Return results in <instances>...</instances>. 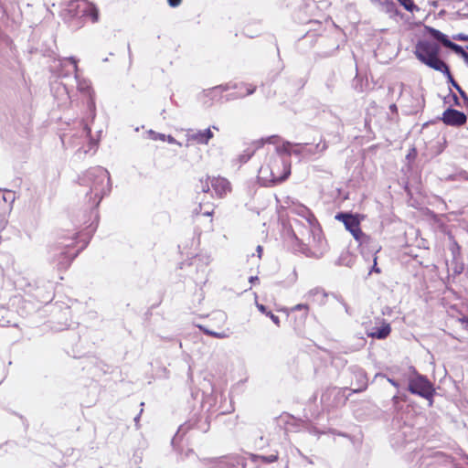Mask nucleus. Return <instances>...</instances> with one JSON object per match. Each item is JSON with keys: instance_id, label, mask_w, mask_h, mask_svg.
Returning <instances> with one entry per match:
<instances>
[{"instance_id": "f257e3e1", "label": "nucleus", "mask_w": 468, "mask_h": 468, "mask_svg": "<svg viewBox=\"0 0 468 468\" xmlns=\"http://www.w3.org/2000/svg\"><path fill=\"white\" fill-rule=\"evenodd\" d=\"M291 174L290 156L281 146L275 147L273 153L268 157L258 172V179L261 185L269 186L284 181Z\"/></svg>"}, {"instance_id": "f03ea898", "label": "nucleus", "mask_w": 468, "mask_h": 468, "mask_svg": "<svg viewBox=\"0 0 468 468\" xmlns=\"http://www.w3.org/2000/svg\"><path fill=\"white\" fill-rule=\"evenodd\" d=\"M80 185L87 186L86 197L91 207H98L103 197L108 195L112 189L109 172L97 166L89 169L80 177Z\"/></svg>"}, {"instance_id": "7ed1b4c3", "label": "nucleus", "mask_w": 468, "mask_h": 468, "mask_svg": "<svg viewBox=\"0 0 468 468\" xmlns=\"http://www.w3.org/2000/svg\"><path fill=\"white\" fill-rule=\"evenodd\" d=\"M285 204L292 213L302 217L306 222V225H304L305 230L301 233V240L308 246L320 247L323 243L321 229L311 210L304 205L290 198Z\"/></svg>"}, {"instance_id": "20e7f679", "label": "nucleus", "mask_w": 468, "mask_h": 468, "mask_svg": "<svg viewBox=\"0 0 468 468\" xmlns=\"http://www.w3.org/2000/svg\"><path fill=\"white\" fill-rule=\"evenodd\" d=\"M61 16L66 20L80 19L82 21H98L97 8L87 0H69L63 4Z\"/></svg>"}, {"instance_id": "39448f33", "label": "nucleus", "mask_w": 468, "mask_h": 468, "mask_svg": "<svg viewBox=\"0 0 468 468\" xmlns=\"http://www.w3.org/2000/svg\"><path fill=\"white\" fill-rule=\"evenodd\" d=\"M440 47L438 44L423 40L418 42L415 48V55L420 61L428 67L441 72L446 70L448 65L439 58Z\"/></svg>"}, {"instance_id": "423d86ee", "label": "nucleus", "mask_w": 468, "mask_h": 468, "mask_svg": "<svg viewBox=\"0 0 468 468\" xmlns=\"http://www.w3.org/2000/svg\"><path fill=\"white\" fill-rule=\"evenodd\" d=\"M415 376L410 378L409 391L417 394L429 400L430 406L432 405V397L435 393L433 385L428 378L422 375L414 372Z\"/></svg>"}, {"instance_id": "0eeeda50", "label": "nucleus", "mask_w": 468, "mask_h": 468, "mask_svg": "<svg viewBox=\"0 0 468 468\" xmlns=\"http://www.w3.org/2000/svg\"><path fill=\"white\" fill-rule=\"evenodd\" d=\"M327 148L325 143H319L315 145H309L308 144H292L285 142L281 145V149L284 151L287 156L292 154L306 157L311 156L316 153H323Z\"/></svg>"}, {"instance_id": "6e6552de", "label": "nucleus", "mask_w": 468, "mask_h": 468, "mask_svg": "<svg viewBox=\"0 0 468 468\" xmlns=\"http://www.w3.org/2000/svg\"><path fill=\"white\" fill-rule=\"evenodd\" d=\"M335 218L345 225L346 229L352 234L354 239L359 243H367L370 238L360 229V218L358 215L339 213Z\"/></svg>"}, {"instance_id": "1a4fd4ad", "label": "nucleus", "mask_w": 468, "mask_h": 468, "mask_svg": "<svg viewBox=\"0 0 468 468\" xmlns=\"http://www.w3.org/2000/svg\"><path fill=\"white\" fill-rule=\"evenodd\" d=\"M211 129L218 131V128L215 125L204 130L188 129L186 133V138L187 142L186 146H188L189 143L191 142L196 143L197 144H208L209 141L214 137V133Z\"/></svg>"}, {"instance_id": "9d476101", "label": "nucleus", "mask_w": 468, "mask_h": 468, "mask_svg": "<svg viewBox=\"0 0 468 468\" xmlns=\"http://www.w3.org/2000/svg\"><path fill=\"white\" fill-rule=\"evenodd\" d=\"M66 62H69L72 64L74 77H75V80L77 82L78 90L83 94L88 95V96L94 95V92L90 87V80L80 78V75L78 74V71H79L78 60L74 57L65 58L60 60L61 65H65Z\"/></svg>"}, {"instance_id": "9b49d317", "label": "nucleus", "mask_w": 468, "mask_h": 468, "mask_svg": "<svg viewBox=\"0 0 468 468\" xmlns=\"http://www.w3.org/2000/svg\"><path fill=\"white\" fill-rule=\"evenodd\" d=\"M69 244H65L61 248H55L52 250V258L59 268H67L76 254H72L69 251Z\"/></svg>"}, {"instance_id": "f8f14e48", "label": "nucleus", "mask_w": 468, "mask_h": 468, "mask_svg": "<svg viewBox=\"0 0 468 468\" xmlns=\"http://www.w3.org/2000/svg\"><path fill=\"white\" fill-rule=\"evenodd\" d=\"M428 31H429L430 35L434 39L440 41L441 43L443 44V46H445L446 48H451L455 53L460 54L463 58H464L465 54H468L467 52H465L463 49V48L461 46L452 42L449 39V37L445 34L441 33L440 30L432 28V27H429Z\"/></svg>"}, {"instance_id": "ddd939ff", "label": "nucleus", "mask_w": 468, "mask_h": 468, "mask_svg": "<svg viewBox=\"0 0 468 468\" xmlns=\"http://www.w3.org/2000/svg\"><path fill=\"white\" fill-rule=\"evenodd\" d=\"M209 182L215 195L219 198L226 197L231 191V185L225 177L213 176Z\"/></svg>"}, {"instance_id": "4468645a", "label": "nucleus", "mask_w": 468, "mask_h": 468, "mask_svg": "<svg viewBox=\"0 0 468 468\" xmlns=\"http://www.w3.org/2000/svg\"><path fill=\"white\" fill-rule=\"evenodd\" d=\"M441 120L447 125L461 126L466 122L467 117L463 112L449 108L443 112Z\"/></svg>"}, {"instance_id": "2eb2a0df", "label": "nucleus", "mask_w": 468, "mask_h": 468, "mask_svg": "<svg viewBox=\"0 0 468 468\" xmlns=\"http://www.w3.org/2000/svg\"><path fill=\"white\" fill-rule=\"evenodd\" d=\"M230 89H240V90L244 89L245 91L240 93L241 97L246 96V95H250V94L254 93V91L256 90L255 86H253L251 84H245V83H241L239 85H238L236 83H228L225 85H219L215 88V90H220L221 91H226Z\"/></svg>"}, {"instance_id": "dca6fc26", "label": "nucleus", "mask_w": 468, "mask_h": 468, "mask_svg": "<svg viewBox=\"0 0 468 468\" xmlns=\"http://www.w3.org/2000/svg\"><path fill=\"white\" fill-rule=\"evenodd\" d=\"M441 73H443L446 76L448 81L452 84V86L454 89H456V90L459 92L461 97L463 99L464 102L466 104H468V96L466 95L464 90L460 87V85L452 78L451 71L449 69V67L446 68V70H442Z\"/></svg>"}, {"instance_id": "f3484780", "label": "nucleus", "mask_w": 468, "mask_h": 468, "mask_svg": "<svg viewBox=\"0 0 468 468\" xmlns=\"http://www.w3.org/2000/svg\"><path fill=\"white\" fill-rule=\"evenodd\" d=\"M391 328L388 324H383L381 327L376 328L368 334L372 338L384 339L390 334Z\"/></svg>"}, {"instance_id": "a211bd4d", "label": "nucleus", "mask_w": 468, "mask_h": 468, "mask_svg": "<svg viewBox=\"0 0 468 468\" xmlns=\"http://www.w3.org/2000/svg\"><path fill=\"white\" fill-rule=\"evenodd\" d=\"M251 460L254 463H274L278 460V453L270 454L268 456L252 455Z\"/></svg>"}, {"instance_id": "6ab92c4d", "label": "nucleus", "mask_w": 468, "mask_h": 468, "mask_svg": "<svg viewBox=\"0 0 468 468\" xmlns=\"http://www.w3.org/2000/svg\"><path fill=\"white\" fill-rule=\"evenodd\" d=\"M198 327L206 335L213 336V337H216V338H218V339H225V338H228L229 336V334L227 333L226 331L215 332V331L207 329V327H205L203 325H198Z\"/></svg>"}, {"instance_id": "aec40b11", "label": "nucleus", "mask_w": 468, "mask_h": 468, "mask_svg": "<svg viewBox=\"0 0 468 468\" xmlns=\"http://www.w3.org/2000/svg\"><path fill=\"white\" fill-rule=\"evenodd\" d=\"M2 198L5 203H9L10 207H12L16 200V194L11 190L5 189Z\"/></svg>"}, {"instance_id": "412c9836", "label": "nucleus", "mask_w": 468, "mask_h": 468, "mask_svg": "<svg viewBox=\"0 0 468 468\" xmlns=\"http://www.w3.org/2000/svg\"><path fill=\"white\" fill-rule=\"evenodd\" d=\"M399 4L409 12L419 10V7L413 3L412 0H397Z\"/></svg>"}, {"instance_id": "4be33fe9", "label": "nucleus", "mask_w": 468, "mask_h": 468, "mask_svg": "<svg viewBox=\"0 0 468 468\" xmlns=\"http://www.w3.org/2000/svg\"><path fill=\"white\" fill-rule=\"evenodd\" d=\"M90 100L88 101V109L90 112L91 121H93L96 117V105L94 101V95L89 96Z\"/></svg>"}, {"instance_id": "5701e85b", "label": "nucleus", "mask_w": 468, "mask_h": 468, "mask_svg": "<svg viewBox=\"0 0 468 468\" xmlns=\"http://www.w3.org/2000/svg\"><path fill=\"white\" fill-rule=\"evenodd\" d=\"M148 133V136L151 140L153 141H157V140H160V141H165V138H166V135L164 134V133H156L153 130H149L147 132Z\"/></svg>"}, {"instance_id": "b1692460", "label": "nucleus", "mask_w": 468, "mask_h": 468, "mask_svg": "<svg viewBox=\"0 0 468 468\" xmlns=\"http://www.w3.org/2000/svg\"><path fill=\"white\" fill-rule=\"evenodd\" d=\"M211 178L212 177L207 176L205 180H203V179L200 180V184H201L200 187H201L202 192H204V193L209 192L210 187H211L209 179H211Z\"/></svg>"}, {"instance_id": "393cba45", "label": "nucleus", "mask_w": 468, "mask_h": 468, "mask_svg": "<svg viewBox=\"0 0 468 468\" xmlns=\"http://www.w3.org/2000/svg\"><path fill=\"white\" fill-rule=\"evenodd\" d=\"M308 296L309 297L317 296V297H321L322 300H323L325 297V293L322 290H320L318 288H315V289H313V290L309 291Z\"/></svg>"}, {"instance_id": "a878e982", "label": "nucleus", "mask_w": 468, "mask_h": 468, "mask_svg": "<svg viewBox=\"0 0 468 468\" xmlns=\"http://www.w3.org/2000/svg\"><path fill=\"white\" fill-rule=\"evenodd\" d=\"M371 1L372 2H378L381 5H385L387 7L388 11H390V10H392L395 7V4L391 0H384V1H382V0H371Z\"/></svg>"}, {"instance_id": "bb28decb", "label": "nucleus", "mask_w": 468, "mask_h": 468, "mask_svg": "<svg viewBox=\"0 0 468 468\" xmlns=\"http://www.w3.org/2000/svg\"><path fill=\"white\" fill-rule=\"evenodd\" d=\"M252 154H253L252 151H250V150L244 151V153L239 155L240 163H247L250 159Z\"/></svg>"}, {"instance_id": "cd10ccee", "label": "nucleus", "mask_w": 468, "mask_h": 468, "mask_svg": "<svg viewBox=\"0 0 468 468\" xmlns=\"http://www.w3.org/2000/svg\"><path fill=\"white\" fill-rule=\"evenodd\" d=\"M266 315L269 316L277 326H280V318L277 315L273 314L271 312L266 313Z\"/></svg>"}, {"instance_id": "c85d7f7f", "label": "nucleus", "mask_w": 468, "mask_h": 468, "mask_svg": "<svg viewBox=\"0 0 468 468\" xmlns=\"http://www.w3.org/2000/svg\"><path fill=\"white\" fill-rule=\"evenodd\" d=\"M165 141H167L169 144H176L178 146H182V144L176 141L173 136L166 135Z\"/></svg>"}, {"instance_id": "c756f323", "label": "nucleus", "mask_w": 468, "mask_h": 468, "mask_svg": "<svg viewBox=\"0 0 468 468\" xmlns=\"http://www.w3.org/2000/svg\"><path fill=\"white\" fill-rule=\"evenodd\" d=\"M293 311H301V310H305L307 311L308 310V306L306 304H303V303H299V304H296L293 308H292Z\"/></svg>"}, {"instance_id": "7c9ffc66", "label": "nucleus", "mask_w": 468, "mask_h": 468, "mask_svg": "<svg viewBox=\"0 0 468 468\" xmlns=\"http://www.w3.org/2000/svg\"><path fill=\"white\" fill-rule=\"evenodd\" d=\"M167 2L171 7H176L181 4L182 0H167Z\"/></svg>"}, {"instance_id": "2f4dec72", "label": "nucleus", "mask_w": 468, "mask_h": 468, "mask_svg": "<svg viewBox=\"0 0 468 468\" xmlns=\"http://www.w3.org/2000/svg\"><path fill=\"white\" fill-rule=\"evenodd\" d=\"M256 306L261 313L264 314H266V313H269L267 311V308L263 304L256 303Z\"/></svg>"}, {"instance_id": "473e14b6", "label": "nucleus", "mask_w": 468, "mask_h": 468, "mask_svg": "<svg viewBox=\"0 0 468 468\" xmlns=\"http://www.w3.org/2000/svg\"><path fill=\"white\" fill-rule=\"evenodd\" d=\"M454 38L462 41H468V35L458 34Z\"/></svg>"}, {"instance_id": "72a5a7b5", "label": "nucleus", "mask_w": 468, "mask_h": 468, "mask_svg": "<svg viewBox=\"0 0 468 468\" xmlns=\"http://www.w3.org/2000/svg\"><path fill=\"white\" fill-rule=\"evenodd\" d=\"M201 209H202V207L201 205L198 206V207L195 208V210L193 211V214L198 218L200 212H201Z\"/></svg>"}, {"instance_id": "f704fd0d", "label": "nucleus", "mask_w": 468, "mask_h": 468, "mask_svg": "<svg viewBox=\"0 0 468 468\" xmlns=\"http://www.w3.org/2000/svg\"><path fill=\"white\" fill-rule=\"evenodd\" d=\"M256 251H257V254H258V258L261 259V253H262V247L261 245H258L257 249H256Z\"/></svg>"}, {"instance_id": "c9c22d12", "label": "nucleus", "mask_w": 468, "mask_h": 468, "mask_svg": "<svg viewBox=\"0 0 468 468\" xmlns=\"http://www.w3.org/2000/svg\"><path fill=\"white\" fill-rule=\"evenodd\" d=\"M83 133H85L86 136H90V129L87 124L84 126Z\"/></svg>"}, {"instance_id": "e433bc0d", "label": "nucleus", "mask_w": 468, "mask_h": 468, "mask_svg": "<svg viewBox=\"0 0 468 468\" xmlns=\"http://www.w3.org/2000/svg\"><path fill=\"white\" fill-rule=\"evenodd\" d=\"M388 381L392 385L394 386L395 388H398L399 387V383L397 381H395L394 379L392 378H388Z\"/></svg>"}, {"instance_id": "4c0bfd02", "label": "nucleus", "mask_w": 468, "mask_h": 468, "mask_svg": "<svg viewBox=\"0 0 468 468\" xmlns=\"http://www.w3.org/2000/svg\"><path fill=\"white\" fill-rule=\"evenodd\" d=\"M213 214V210H206L202 213L203 216H206V217H211Z\"/></svg>"}, {"instance_id": "58836bf2", "label": "nucleus", "mask_w": 468, "mask_h": 468, "mask_svg": "<svg viewBox=\"0 0 468 468\" xmlns=\"http://www.w3.org/2000/svg\"><path fill=\"white\" fill-rule=\"evenodd\" d=\"M258 280H259L258 276H251V277H250L249 281H250V283H254Z\"/></svg>"}, {"instance_id": "ea45409f", "label": "nucleus", "mask_w": 468, "mask_h": 468, "mask_svg": "<svg viewBox=\"0 0 468 468\" xmlns=\"http://www.w3.org/2000/svg\"><path fill=\"white\" fill-rule=\"evenodd\" d=\"M207 230H213V223L211 218L208 221Z\"/></svg>"}, {"instance_id": "a19ab883", "label": "nucleus", "mask_w": 468, "mask_h": 468, "mask_svg": "<svg viewBox=\"0 0 468 468\" xmlns=\"http://www.w3.org/2000/svg\"><path fill=\"white\" fill-rule=\"evenodd\" d=\"M218 318H219L220 320H223V321H225V320H226V315H225V314H223V313H218Z\"/></svg>"}, {"instance_id": "79ce46f5", "label": "nucleus", "mask_w": 468, "mask_h": 468, "mask_svg": "<svg viewBox=\"0 0 468 468\" xmlns=\"http://www.w3.org/2000/svg\"><path fill=\"white\" fill-rule=\"evenodd\" d=\"M302 456H303V459H304L308 463H310V464H313V463H313V461H312L309 457H307V456H305V455H302Z\"/></svg>"}, {"instance_id": "37998d69", "label": "nucleus", "mask_w": 468, "mask_h": 468, "mask_svg": "<svg viewBox=\"0 0 468 468\" xmlns=\"http://www.w3.org/2000/svg\"><path fill=\"white\" fill-rule=\"evenodd\" d=\"M90 149H91L92 147H96L97 146V142H95L93 140H90Z\"/></svg>"}, {"instance_id": "c03bdc74", "label": "nucleus", "mask_w": 468, "mask_h": 468, "mask_svg": "<svg viewBox=\"0 0 468 468\" xmlns=\"http://www.w3.org/2000/svg\"><path fill=\"white\" fill-rule=\"evenodd\" d=\"M392 401H393V403H394V404H397V403H398V401H399V397H398L397 395H396V396H394V397L392 398Z\"/></svg>"}, {"instance_id": "a18cd8bd", "label": "nucleus", "mask_w": 468, "mask_h": 468, "mask_svg": "<svg viewBox=\"0 0 468 468\" xmlns=\"http://www.w3.org/2000/svg\"><path fill=\"white\" fill-rule=\"evenodd\" d=\"M463 324H465V328H468V317L463 320Z\"/></svg>"}, {"instance_id": "49530a36", "label": "nucleus", "mask_w": 468, "mask_h": 468, "mask_svg": "<svg viewBox=\"0 0 468 468\" xmlns=\"http://www.w3.org/2000/svg\"><path fill=\"white\" fill-rule=\"evenodd\" d=\"M376 261H377V258H375L374 261L376 262ZM373 270H374L375 271H377V272H379V269H378V268L376 267V264L374 265Z\"/></svg>"}, {"instance_id": "de8ad7c7", "label": "nucleus", "mask_w": 468, "mask_h": 468, "mask_svg": "<svg viewBox=\"0 0 468 468\" xmlns=\"http://www.w3.org/2000/svg\"><path fill=\"white\" fill-rule=\"evenodd\" d=\"M343 305L345 307L346 312L348 313L349 308H348L347 304L344 303Z\"/></svg>"}, {"instance_id": "09e8293b", "label": "nucleus", "mask_w": 468, "mask_h": 468, "mask_svg": "<svg viewBox=\"0 0 468 468\" xmlns=\"http://www.w3.org/2000/svg\"><path fill=\"white\" fill-rule=\"evenodd\" d=\"M139 418H140V415H138V416H136V417L134 418V421H135V423H138V421H139Z\"/></svg>"}, {"instance_id": "8fccbe9b", "label": "nucleus", "mask_w": 468, "mask_h": 468, "mask_svg": "<svg viewBox=\"0 0 468 468\" xmlns=\"http://www.w3.org/2000/svg\"><path fill=\"white\" fill-rule=\"evenodd\" d=\"M61 89L68 94V90L64 85L61 86Z\"/></svg>"}, {"instance_id": "3c124183", "label": "nucleus", "mask_w": 468, "mask_h": 468, "mask_svg": "<svg viewBox=\"0 0 468 468\" xmlns=\"http://www.w3.org/2000/svg\"><path fill=\"white\" fill-rule=\"evenodd\" d=\"M464 60H465V62H467V63H468V54H465V56H464Z\"/></svg>"}, {"instance_id": "603ef678", "label": "nucleus", "mask_w": 468, "mask_h": 468, "mask_svg": "<svg viewBox=\"0 0 468 468\" xmlns=\"http://www.w3.org/2000/svg\"><path fill=\"white\" fill-rule=\"evenodd\" d=\"M454 100H455V101L457 102L458 98H457L455 95H454Z\"/></svg>"}, {"instance_id": "864d4df0", "label": "nucleus", "mask_w": 468, "mask_h": 468, "mask_svg": "<svg viewBox=\"0 0 468 468\" xmlns=\"http://www.w3.org/2000/svg\"><path fill=\"white\" fill-rule=\"evenodd\" d=\"M467 48H468V47H467Z\"/></svg>"}]
</instances>
